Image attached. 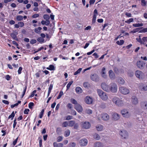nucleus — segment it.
<instances>
[{
	"instance_id": "obj_1",
	"label": "nucleus",
	"mask_w": 147,
	"mask_h": 147,
	"mask_svg": "<svg viewBox=\"0 0 147 147\" xmlns=\"http://www.w3.org/2000/svg\"><path fill=\"white\" fill-rule=\"evenodd\" d=\"M97 92L100 98L102 100L106 101L108 99V97L106 93L99 89L97 90Z\"/></svg>"
},
{
	"instance_id": "obj_2",
	"label": "nucleus",
	"mask_w": 147,
	"mask_h": 147,
	"mask_svg": "<svg viewBox=\"0 0 147 147\" xmlns=\"http://www.w3.org/2000/svg\"><path fill=\"white\" fill-rule=\"evenodd\" d=\"M118 88V86L114 82H112L109 84V92L115 93L117 92Z\"/></svg>"
},
{
	"instance_id": "obj_3",
	"label": "nucleus",
	"mask_w": 147,
	"mask_h": 147,
	"mask_svg": "<svg viewBox=\"0 0 147 147\" xmlns=\"http://www.w3.org/2000/svg\"><path fill=\"white\" fill-rule=\"evenodd\" d=\"M112 101L116 105L119 107H121L123 104V100L116 97H114L113 98Z\"/></svg>"
},
{
	"instance_id": "obj_4",
	"label": "nucleus",
	"mask_w": 147,
	"mask_h": 147,
	"mask_svg": "<svg viewBox=\"0 0 147 147\" xmlns=\"http://www.w3.org/2000/svg\"><path fill=\"white\" fill-rule=\"evenodd\" d=\"M119 91L121 94L126 95L129 93V90L127 88L123 86H121L119 87Z\"/></svg>"
},
{
	"instance_id": "obj_5",
	"label": "nucleus",
	"mask_w": 147,
	"mask_h": 147,
	"mask_svg": "<svg viewBox=\"0 0 147 147\" xmlns=\"http://www.w3.org/2000/svg\"><path fill=\"white\" fill-rule=\"evenodd\" d=\"M121 113L122 116L126 118H129L131 116L130 113L126 109H123L121 111Z\"/></svg>"
},
{
	"instance_id": "obj_6",
	"label": "nucleus",
	"mask_w": 147,
	"mask_h": 147,
	"mask_svg": "<svg viewBox=\"0 0 147 147\" xmlns=\"http://www.w3.org/2000/svg\"><path fill=\"white\" fill-rule=\"evenodd\" d=\"M119 134L122 139H126L128 137V133L125 130L122 129L120 130L119 131Z\"/></svg>"
},
{
	"instance_id": "obj_7",
	"label": "nucleus",
	"mask_w": 147,
	"mask_h": 147,
	"mask_svg": "<svg viewBox=\"0 0 147 147\" xmlns=\"http://www.w3.org/2000/svg\"><path fill=\"white\" fill-rule=\"evenodd\" d=\"M136 77L140 79H142L144 78V74L142 72L137 70L135 73Z\"/></svg>"
},
{
	"instance_id": "obj_8",
	"label": "nucleus",
	"mask_w": 147,
	"mask_h": 147,
	"mask_svg": "<svg viewBox=\"0 0 147 147\" xmlns=\"http://www.w3.org/2000/svg\"><path fill=\"white\" fill-rule=\"evenodd\" d=\"M81 127L82 128L87 129L90 128L91 125L89 122H84L81 123Z\"/></svg>"
},
{
	"instance_id": "obj_9",
	"label": "nucleus",
	"mask_w": 147,
	"mask_h": 147,
	"mask_svg": "<svg viewBox=\"0 0 147 147\" xmlns=\"http://www.w3.org/2000/svg\"><path fill=\"white\" fill-rule=\"evenodd\" d=\"M102 89L105 91L109 92V85H108L105 82L102 83L101 85Z\"/></svg>"
},
{
	"instance_id": "obj_10",
	"label": "nucleus",
	"mask_w": 147,
	"mask_h": 147,
	"mask_svg": "<svg viewBox=\"0 0 147 147\" xmlns=\"http://www.w3.org/2000/svg\"><path fill=\"white\" fill-rule=\"evenodd\" d=\"M93 98L89 96H87L84 98V101L85 102L88 104L90 105L93 102Z\"/></svg>"
},
{
	"instance_id": "obj_11",
	"label": "nucleus",
	"mask_w": 147,
	"mask_h": 147,
	"mask_svg": "<svg viewBox=\"0 0 147 147\" xmlns=\"http://www.w3.org/2000/svg\"><path fill=\"white\" fill-rule=\"evenodd\" d=\"M90 79L92 80L95 82H97L99 80V77L96 74H91Z\"/></svg>"
},
{
	"instance_id": "obj_12",
	"label": "nucleus",
	"mask_w": 147,
	"mask_h": 147,
	"mask_svg": "<svg viewBox=\"0 0 147 147\" xmlns=\"http://www.w3.org/2000/svg\"><path fill=\"white\" fill-rule=\"evenodd\" d=\"M113 119L115 121H117L120 118V115L116 113H113L112 114Z\"/></svg>"
},
{
	"instance_id": "obj_13",
	"label": "nucleus",
	"mask_w": 147,
	"mask_h": 147,
	"mask_svg": "<svg viewBox=\"0 0 147 147\" xmlns=\"http://www.w3.org/2000/svg\"><path fill=\"white\" fill-rule=\"evenodd\" d=\"M75 124L74 121H65V127L67 126L72 127Z\"/></svg>"
},
{
	"instance_id": "obj_14",
	"label": "nucleus",
	"mask_w": 147,
	"mask_h": 147,
	"mask_svg": "<svg viewBox=\"0 0 147 147\" xmlns=\"http://www.w3.org/2000/svg\"><path fill=\"white\" fill-rule=\"evenodd\" d=\"M88 142L87 140L86 139H82L80 140L79 142L80 144L82 146H86Z\"/></svg>"
},
{
	"instance_id": "obj_15",
	"label": "nucleus",
	"mask_w": 147,
	"mask_h": 147,
	"mask_svg": "<svg viewBox=\"0 0 147 147\" xmlns=\"http://www.w3.org/2000/svg\"><path fill=\"white\" fill-rule=\"evenodd\" d=\"M131 102L133 105H136L137 104L138 102V101L137 97L134 96L131 98Z\"/></svg>"
},
{
	"instance_id": "obj_16",
	"label": "nucleus",
	"mask_w": 147,
	"mask_h": 147,
	"mask_svg": "<svg viewBox=\"0 0 147 147\" xmlns=\"http://www.w3.org/2000/svg\"><path fill=\"white\" fill-rule=\"evenodd\" d=\"M140 106L141 108L144 110H147V102L144 101L140 103Z\"/></svg>"
},
{
	"instance_id": "obj_17",
	"label": "nucleus",
	"mask_w": 147,
	"mask_h": 147,
	"mask_svg": "<svg viewBox=\"0 0 147 147\" xmlns=\"http://www.w3.org/2000/svg\"><path fill=\"white\" fill-rule=\"evenodd\" d=\"M75 108L79 112H81L83 110L82 107L78 104L75 105Z\"/></svg>"
},
{
	"instance_id": "obj_18",
	"label": "nucleus",
	"mask_w": 147,
	"mask_h": 147,
	"mask_svg": "<svg viewBox=\"0 0 147 147\" xmlns=\"http://www.w3.org/2000/svg\"><path fill=\"white\" fill-rule=\"evenodd\" d=\"M102 118L103 120L107 121L109 119V117L107 113H104L102 114Z\"/></svg>"
},
{
	"instance_id": "obj_19",
	"label": "nucleus",
	"mask_w": 147,
	"mask_h": 147,
	"mask_svg": "<svg viewBox=\"0 0 147 147\" xmlns=\"http://www.w3.org/2000/svg\"><path fill=\"white\" fill-rule=\"evenodd\" d=\"M109 76L111 78L112 80H113L115 78V75L113 71L110 70L109 71Z\"/></svg>"
},
{
	"instance_id": "obj_20",
	"label": "nucleus",
	"mask_w": 147,
	"mask_h": 147,
	"mask_svg": "<svg viewBox=\"0 0 147 147\" xmlns=\"http://www.w3.org/2000/svg\"><path fill=\"white\" fill-rule=\"evenodd\" d=\"M117 82L119 84L121 85H123L125 83L124 79L121 77H120L118 78Z\"/></svg>"
},
{
	"instance_id": "obj_21",
	"label": "nucleus",
	"mask_w": 147,
	"mask_h": 147,
	"mask_svg": "<svg viewBox=\"0 0 147 147\" xmlns=\"http://www.w3.org/2000/svg\"><path fill=\"white\" fill-rule=\"evenodd\" d=\"M96 128L97 131H101L103 130V126L101 124H98L96 126Z\"/></svg>"
},
{
	"instance_id": "obj_22",
	"label": "nucleus",
	"mask_w": 147,
	"mask_h": 147,
	"mask_svg": "<svg viewBox=\"0 0 147 147\" xmlns=\"http://www.w3.org/2000/svg\"><path fill=\"white\" fill-rule=\"evenodd\" d=\"M94 147H103V145L101 142H97L94 144Z\"/></svg>"
},
{
	"instance_id": "obj_23",
	"label": "nucleus",
	"mask_w": 147,
	"mask_h": 147,
	"mask_svg": "<svg viewBox=\"0 0 147 147\" xmlns=\"http://www.w3.org/2000/svg\"><path fill=\"white\" fill-rule=\"evenodd\" d=\"M105 67H103L102 71L101 72L102 76L104 78H107V76L105 74Z\"/></svg>"
},
{
	"instance_id": "obj_24",
	"label": "nucleus",
	"mask_w": 147,
	"mask_h": 147,
	"mask_svg": "<svg viewBox=\"0 0 147 147\" xmlns=\"http://www.w3.org/2000/svg\"><path fill=\"white\" fill-rule=\"evenodd\" d=\"M93 138L97 140H99L100 139V137L99 134L97 133H95L93 135Z\"/></svg>"
},
{
	"instance_id": "obj_25",
	"label": "nucleus",
	"mask_w": 147,
	"mask_h": 147,
	"mask_svg": "<svg viewBox=\"0 0 147 147\" xmlns=\"http://www.w3.org/2000/svg\"><path fill=\"white\" fill-rule=\"evenodd\" d=\"M143 28V27H141L140 28H136V29H134L133 30L131 31L130 32V33H135L139 31L140 29H142Z\"/></svg>"
},
{
	"instance_id": "obj_26",
	"label": "nucleus",
	"mask_w": 147,
	"mask_h": 147,
	"mask_svg": "<svg viewBox=\"0 0 147 147\" xmlns=\"http://www.w3.org/2000/svg\"><path fill=\"white\" fill-rule=\"evenodd\" d=\"M76 91L77 93L80 94L82 93V90L81 88L78 87L76 88Z\"/></svg>"
},
{
	"instance_id": "obj_27",
	"label": "nucleus",
	"mask_w": 147,
	"mask_h": 147,
	"mask_svg": "<svg viewBox=\"0 0 147 147\" xmlns=\"http://www.w3.org/2000/svg\"><path fill=\"white\" fill-rule=\"evenodd\" d=\"M53 145L54 147H63V145L61 143L57 144V143L54 142L53 143Z\"/></svg>"
},
{
	"instance_id": "obj_28",
	"label": "nucleus",
	"mask_w": 147,
	"mask_h": 147,
	"mask_svg": "<svg viewBox=\"0 0 147 147\" xmlns=\"http://www.w3.org/2000/svg\"><path fill=\"white\" fill-rule=\"evenodd\" d=\"M142 88H141L142 91H147V85L145 84H142Z\"/></svg>"
},
{
	"instance_id": "obj_29",
	"label": "nucleus",
	"mask_w": 147,
	"mask_h": 147,
	"mask_svg": "<svg viewBox=\"0 0 147 147\" xmlns=\"http://www.w3.org/2000/svg\"><path fill=\"white\" fill-rule=\"evenodd\" d=\"M55 67L53 65H50L49 67L46 68V69L50 70H53L55 69Z\"/></svg>"
},
{
	"instance_id": "obj_30",
	"label": "nucleus",
	"mask_w": 147,
	"mask_h": 147,
	"mask_svg": "<svg viewBox=\"0 0 147 147\" xmlns=\"http://www.w3.org/2000/svg\"><path fill=\"white\" fill-rule=\"evenodd\" d=\"M143 24L142 23H138V24H133V26L136 27H139L140 26H143Z\"/></svg>"
},
{
	"instance_id": "obj_31",
	"label": "nucleus",
	"mask_w": 147,
	"mask_h": 147,
	"mask_svg": "<svg viewBox=\"0 0 147 147\" xmlns=\"http://www.w3.org/2000/svg\"><path fill=\"white\" fill-rule=\"evenodd\" d=\"M16 19L18 21H20L23 20V17L21 16H18L16 17Z\"/></svg>"
},
{
	"instance_id": "obj_32",
	"label": "nucleus",
	"mask_w": 147,
	"mask_h": 147,
	"mask_svg": "<svg viewBox=\"0 0 147 147\" xmlns=\"http://www.w3.org/2000/svg\"><path fill=\"white\" fill-rule=\"evenodd\" d=\"M83 85L84 87L86 88H88L90 87V84L88 82H84Z\"/></svg>"
},
{
	"instance_id": "obj_33",
	"label": "nucleus",
	"mask_w": 147,
	"mask_h": 147,
	"mask_svg": "<svg viewBox=\"0 0 147 147\" xmlns=\"http://www.w3.org/2000/svg\"><path fill=\"white\" fill-rule=\"evenodd\" d=\"M37 40L40 43H42L44 42V39L42 37H40L37 39Z\"/></svg>"
},
{
	"instance_id": "obj_34",
	"label": "nucleus",
	"mask_w": 147,
	"mask_h": 147,
	"mask_svg": "<svg viewBox=\"0 0 147 147\" xmlns=\"http://www.w3.org/2000/svg\"><path fill=\"white\" fill-rule=\"evenodd\" d=\"M76 145V144L75 142H71L68 144L69 147H75Z\"/></svg>"
},
{
	"instance_id": "obj_35",
	"label": "nucleus",
	"mask_w": 147,
	"mask_h": 147,
	"mask_svg": "<svg viewBox=\"0 0 147 147\" xmlns=\"http://www.w3.org/2000/svg\"><path fill=\"white\" fill-rule=\"evenodd\" d=\"M73 81H71L68 83L67 86V90L69 88L71 85L73 83Z\"/></svg>"
},
{
	"instance_id": "obj_36",
	"label": "nucleus",
	"mask_w": 147,
	"mask_h": 147,
	"mask_svg": "<svg viewBox=\"0 0 147 147\" xmlns=\"http://www.w3.org/2000/svg\"><path fill=\"white\" fill-rule=\"evenodd\" d=\"M138 67L140 69H144L145 67V65H137Z\"/></svg>"
},
{
	"instance_id": "obj_37",
	"label": "nucleus",
	"mask_w": 147,
	"mask_h": 147,
	"mask_svg": "<svg viewBox=\"0 0 147 147\" xmlns=\"http://www.w3.org/2000/svg\"><path fill=\"white\" fill-rule=\"evenodd\" d=\"M86 113L88 114H90L92 113V111L90 109H86L85 111Z\"/></svg>"
},
{
	"instance_id": "obj_38",
	"label": "nucleus",
	"mask_w": 147,
	"mask_h": 147,
	"mask_svg": "<svg viewBox=\"0 0 147 147\" xmlns=\"http://www.w3.org/2000/svg\"><path fill=\"white\" fill-rule=\"evenodd\" d=\"M124 42V41L123 40H120V41H117L116 42V43L117 44L119 45H122Z\"/></svg>"
},
{
	"instance_id": "obj_39",
	"label": "nucleus",
	"mask_w": 147,
	"mask_h": 147,
	"mask_svg": "<svg viewBox=\"0 0 147 147\" xmlns=\"http://www.w3.org/2000/svg\"><path fill=\"white\" fill-rule=\"evenodd\" d=\"M21 102L20 101H18V103H16L13 105H11V108H13L16 106H17L19 104H20Z\"/></svg>"
},
{
	"instance_id": "obj_40",
	"label": "nucleus",
	"mask_w": 147,
	"mask_h": 147,
	"mask_svg": "<svg viewBox=\"0 0 147 147\" xmlns=\"http://www.w3.org/2000/svg\"><path fill=\"white\" fill-rule=\"evenodd\" d=\"M71 102L73 104L75 105H77L78 104L77 103V101L74 99L72 98L71 100Z\"/></svg>"
},
{
	"instance_id": "obj_41",
	"label": "nucleus",
	"mask_w": 147,
	"mask_h": 147,
	"mask_svg": "<svg viewBox=\"0 0 147 147\" xmlns=\"http://www.w3.org/2000/svg\"><path fill=\"white\" fill-rule=\"evenodd\" d=\"M70 131L69 130H67L65 132V136L66 137L70 135Z\"/></svg>"
},
{
	"instance_id": "obj_42",
	"label": "nucleus",
	"mask_w": 147,
	"mask_h": 147,
	"mask_svg": "<svg viewBox=\"0 0 147 147\" xmlns=\"http://www.w3.org/2000/svg\"><path fill=\"white\" fill-rule=\"evenodd\" d=\"M15 116V114L14 113V112H13L9 116L8 118L9 119H12Z\"/></svg>"
},
{
	"instance_id": "obj_43",
	"label": "nucleus",
	"mask_w": 147,
	"mask_h": 147,
	"mask_svg": "<svg viewBox=\"0 0 147 147\" xmlns=\"http://www.w3.org/2000/svg\"><path fill=\"white\" fill-rule=\"evenodd\" d=\"M96 15L94 14L93 15V18L92 19V23L94 24L95 23L96 20Z\"/></svg>"
},
{
	"instance_id": "obj_44",
	"label": "nucleus",
	"mask_w": 147,
	"mask_h": 147,
	"mask_svg": "<svg viewBox=\"0 0 147 147\" xmlns=\"http://www.w3.org/2000/svg\"><path fill=\"white\" fill-rule=\"evenodd\" d=\"M82 69V68H80L79 69H78L74 73V75H76L80 73Z\"/></svg>"
},
{
	"instance_id": "obj_45",
	"label": "nucleus",
	"mask_w": 147,
	"mask_h": 147,
	"mask_svg": "<svg viewBox=\"0 0 147 147\" xmlns=\"http://www.w3.org/2000/svg\"><path fill=\"white\" fill-rule=\"evenodd\" d=\"M44 112V110L42 109L40 112V113L39 115V117L40 118H41L43 117Z\"/></svg>"
},
{
	"instance_id": "obj_46",
	"label": "nucleus",
	"mask_w": 147,
	"mask_h": 147,
	"mask_svg": "<svg viewBox=\"0 0 147 147\" xmlns=\"http://www.w3.org/2000/svg\"><path fill=\"white\" fill-rule=\"evenodd\" d=\"M63 92L62 91H61L59 94V95L58 96V97H57V99H60L61 97L63 95Z\"/></svg>"
},
{
	"instance_id": "obj_47",
	"label": "nucleus",
	"mask_w": 147,
	"mask_h": 147,
	"mask_svg": "<svg viewBox=\"0 0 147 147\" xmlns=\"http://www.w3.org/2000/svg\"><path fill=\"white\" fill-rule=\"evenodd\" d=\"M43 18L46 20H49L50 18L49 16L47 14L44 15L43 16Z\"/></svg>"
},
{
	"instance_id": "obj_48",
	"label": "nucleus",
	"mask_w": 147,
	"mask_h": 147,
	"mask_svg": "<svg viewBox=\"0 0 147 147\" xmlns=\"http://www.w3.org/2000/svg\"><path fill=\"white\" fill-rule=\"evenodd\" d=\"M11 36L14 39L16 40L17 38L16 34L13 33H12L11 34Z\"/></svg>"
},
{
	"instance_id": "obj_49",
	"label": "nucleus",
	"mask_w": 147,
	"mask_h": 147,
	"mask_svg": "<svg viewBox=\"0 0 147 147\" xmlns=\"http://www.w3.org/2000/svg\"><path fill=\"white\" fill-rule=\"evenodd\" d=\"M133 18H130L128 20L126 21H125V22L128 24H129L130 22H133Z\"/></svg>"
},
{
	"instance_id": "obj_50",
	"label": "nucleus",
	"mask_w": 147,
	"mask_h": 147,
	"mask_svg": "<svg viewBox=\"0 0 147 147\" xmlns=\"http://www.w3.org/2000/svg\"><path fill=\"white\" fill-rule=\"evenodd\" d=\"M34 104L32 102H30L28 104V107L30 109H31L32 108V107L34 106Z\"/></svg>"
},
{
	"instance_id": "obj_51",
	"label": "nucleus",
	"mask_w": 147,
	"mask_h": 147,
	"mask_svg": "<svg viewBox=\"0 0 147 147\" xmlns=\"http://www.w3.org/2000/svg\"><path fill=\"white\" fill-rule=\"evenodd\" d=\"M147 32V28H144L142 30L139 31V32L142 33V32Z\"/></svg>"
},
{
	"instance_id": "obj_52",
	"label": "nucleus",
	"mask_w": 147,
	"mask_h": 147,
	"mask_svg": "<svg viewBox=\"0 0 147 147\" xmlns=\"http://www.w3.org/2000/svg\"><path fill=\"white\" fill-rule=\"evenodd\" d=\"M53 88V85L52 84H51L49 86V88L48 92H51V90Z\"/></svg>"
},
{
	"instance_id": "obj_53",
	"label": "nucleus",
	"mask_w": 147,
	"mask_h": 147,
	"mask_svg": "<svg viewBox=\"0 0 147 147\" xmlns=\"http://www.w3.org/2000/svg\"><path fill=\"white\" fill-rule=\"evenodd\" d=\"M73 117L70 115L67 116L66 117V120H69L72 119Z\"/></svg>"
},
{
	"instance_id": "obj_54",
	"label": "nucleus",
	"mask_w": 147,
	"mask_h": 147,
	"mask_svg": "<svg viewBox=\"0 0 147 147\" xmlns=\"http://www.w3.org/2000/svg\"><path fill=\"white\" fill-rule=\"evenodd\" d=\"M18 137H17L14 141H13V146H15L17 143V141L18 140Z\"/></svg>"
},
{
	"instance_id": "obj_55",
	"label": "nucleus",
	"mask_w": 147,
	"mask_h": 147,
	"mask_svg": "<svg viewBox=\"0 0 147 147\" xmlns=\"http://www.w3.org/2000/svg\"><path fill=\"white\" fill-rule=\"evenodd\" d=\"M18 24L19 25V27H23L24 25V24L23 22H19L18 23Z\"/></svg>"
},
{
	"instance_id": "obj_56",
	"label": "nucleus",
	"mask_w": 147,
	"mask_h": 147,
	"mask_svg": "<svg viewBox=\"0 0 147 147\" xmlns=\"http://www.w3.org/2000/svg\"><path fill=\"white\" fill-rule=\"evenodd\" d=\"M36 40L35 39H32L30 40V42L31 44H34L36 43Z\"/></svg>"
},
{
	"instance_id": "obj_57",
	"label": "nucleus",
	"mask_w": 147,
	"mask_h": 147,
	"mask_svg": "<svg viewBox=\"0 0 147 147\" xmlns=\"http://www.w3.org/2000/svg\"><path fill=\"white\" fill-rule=\"evenodd\" d=\"M29 111L30 110L29 109H26L24 111V114H27Z\"/></svg>"
},
{
	"instance_id": "obj_58",
	"label": "nucleus",
	"mask_w": 147,
	"mask_h": 147,
	"mask_svg": "<svg viewBox=\"0 0 147 147\" xmlns=\"http://www.w3.org/2000/svg\"><path fill=\"white\" fill-rule=\"evenodd\" d=\"M26 88H27V87H26V86L25 87V88L24 89V90H23V94L22 95V97H23L24 96V95L25 94L26 92Z\"/></svg>"
},
{
	"instance_id": "obj_59",
	"label": "nucleus",
	"mask_w": 147,
	"mask_h": 147,
	"mask_svg": "<svg viewBox=\"0 0 147 147\" xmlns=\"http://www.w3.org/2000/svg\"><path fill=\"white\" fill-rule=\"evenodd\" d=\"M142 5L143 6H145L146 5V3L145 0H141Z\"/></svg>"
},
{
	"instance_id": "obj_60",
	"label": "nucleus",
	"mask_w": 147,
	"mask_h": 147,
	"mask_svg": "<svg viewBox=\"0 0 147 147\" xmlns=\"http://www.w3.org/2000/svg\"><path fill=\"white\" fill-rule=\"evenodd\" d=\"M63 139V138L60 136L57 138V141L58 142H60Z\"/></svg>"
},
{
	"instance_id": "obj_61",
	"label": "nucleus",
	"mask_w": 147,
	"mask_h": 147,
	"mask_svg": "<svg viewBox=\"0 0 147 147\" xmlns=\"http://www.w3.org/2000/svg\"><path fill=\"white\" fill-rule=\"evenodd\" d=\"M22 68L21 67H20L18 70V72L19 74H20L21 73V71L22 70Z\"/></svg>"
},
{
	"instance_id": "obj_62",
	"label": "nucleus",
	"mask_w": 147,
	"mask_h": 147,
	"mask_svg": "<svg viewBox=\"0 0 147 147\" xmlns=\"http://www.w3.org/2000/svg\"><path fill=\"white\" fill-rule=\"evenodd\" d=\"M71 114L74 115H76V112L75 110H72L71 111Z\"/></svg>"
},
{
	"instance_id": "obj_63",
	"label": "nucleus",
	"mask_w": 147,
	"mask_h": 147,
	"mask_svg": "<svg viewBox=\"0 0 147 147\" xmlns=\"http://www.w3.org/2000/svg\"><path fill=\"white\" fill-rule=\"evenodd\" d=\"M142 41L144 42H147V37H143L142 38Z\"/></svg>"
},
{
	"instance_id": "obj_64",
	"label": "nucleus",
	"mask_w": 147,
	"mask_h": 147,
	"mask_svg": "<svg viewBox=\"0 0 147 147\" xmlns=\"http://www.w3.org/2000/svg\"><path fill=\"white\" fill-rule=\"evenodd\" d=\"M39 146L40 147H42V141L41 139H40L39 141Z\"/></svg>"
}]
</instances>
